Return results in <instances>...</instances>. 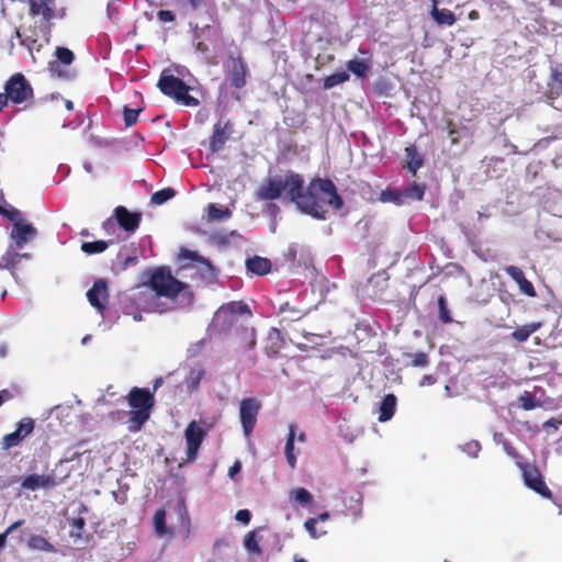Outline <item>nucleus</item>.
<instances>
[{
    "label": "nucleus",
    "mask_w": 562,
    "mask_h": 562,
    "mask_svg": "<svg viewBox=\"0 0 562 562\" xmlns=\"http://www.w3.org/2000/svg\"><path fill=\"white\" fill-rule=\"evenodd\" d=\"M148 276V280L138 286L134 299L143 311L162 314L192 305L194 293L191 286L175 278L169 267L149 270Z\"/></svg>",
    "instance_id": "1"
},
{
    "label": "nucleus",
    "mask_w": 562,
    "mask_h": 562,
    "mask_svg": "<svg viewBox=\"0 0 562 562\" xmlns=\"http://www.w3.org/2000/svg\"><path fill=\"white\" fill-rule=\"evenodd\" d=\"M315 183L304 187V179L300 173L289 170L284 177L268 178L258 190V198L263 201L277 200L286 191L291 202L305 214L318 215L314 200L311 199V190Z\"/></svg>",
    "instance_id": "2"
},
{
    "label": "nucleus",
    "mask_w": 562,
    "mask_h": 562,
    "mask_svg": "<svg viewBox=\"0 0 562 562\" xmlns=\"http://www.w3.org/2000/svg\"><path fill=\"white\" fill-rule=\"evenodd\" d=\"M125 398L132 408L128 428L132 431H138L150 418L151 411L155 407L154 392L146 387L134 386Z\"/></svg>",
    "instance_id": "3"
},
{
    "label": "nucleus",
    "mask_w": 562,
    "mask_h": 562,
    "mask_svg": "<svg viewBox=\"0 0 562 562\" xmlns=\"http://www.w3.org/2000/svg\"><path fill=\"white\" fill-rule=\"evenodd\" d=\"M315 183L313 190H311V199L314 200L317 207L318 215L310 214L312 217L317 220L326 218V211L324 204L329 205L334 210L338 211L344 206V200L337 192L335 183L330 179L315 178L310 181Z\"/></svg>",
    "instance_id": "4"
},
{
    "label": "nucleus",
    "mask_w": 562,
    "mask_h": 562,
    "mask_svg": "<svg viewBox=\"0 0 562 562\" xmlns=\"http://www.w3.org/2000/svg\"><path fill=\"white\" fill-rule=\"evenodd\" d=\"M157 87L165 95L172 98L177 103L186 106L199 105V100L189 94L190 87L179 77L165 69L157 82Z\"/></svg>",
    "instance_id": "5"
},
{
    "label": "nucleus",
    "mask_w": 562,
    "mask_h": 562,
    "mask_svg": "<svg viewBox=\"0 0 562 562\" xmlns=\"http://www.w3.org/2000/svg\"><path fill=\"white\" fill-rule=\"evenodd\" d=\"M3 92L11 104L23 105L26 109L34 100V89L22 72L11 75L3 86Z\"/></svg>",
    "instance_id": "6"
},
{
    "label": "nucleus",
    "mask_w": 562,
    "mask_h": 562,
    "mask_svg": "<svg viewBox=\"0 0 562 562\" xmlns=\"http://www.w3.org/2000/svg\"><path fill=\"white\" fill-rule=\"evenodd\" d=\"M218 38L220 31L212 25H205L195 31L193 45L195 50L201 53L204 59L213 64L215 55L212 48H215Z\"/></svg>",
    "instance_id": "7"
},
{
    "label": "nucleus",
    "mask_w": 562,
    "mask_h": 562,
    "mask_svg": "<svg viewBox=\"0 0 562 562\" xmlns=\"http://www.w3.org/2000/svg\"><path fill=\"white\" fill-rule=\"evenodd\" d=\"M261 406V402L256 397H246L239 403V419L244 435L247 439L251 437L256 427Z\"/></svg>",
    "instance_id": "8"
},
{
    "label": "nucleus",
    "mask_w": 562,
    "mask_h": 562,
    "mask_svg": "<svg viewBox=\"0 0 562 562\" xmlns=\"http://www.w3.org/2000/svg\"><path fill=\"white\" fill-rule=\"evenodd\" d=\"M179 259L192 260L194 262L193 268H195L196 273L203 282L212 283L216 280L217 273L211 261L198 255V252L181 248Z\"/></svg>",
    "instance_id": "9"
},
{
    "label": "nucleus",
    "mask_w": 562,
    "mask_h": 562,
    "mask_svg": "<svg viewBox=\"0 0 562 562\" xmlns=\"http://www.w3.org/2000/svg\"><path fill=\"white\" fill-rule=\"evenodd\" d=\"M525 484L544 498H552V493L547 486L543 475L536 465L524 463L520 465Z\"/></svg>",
    "instance_id": "10"
},
{
    "label": "nucleus",
    "mask_w": 562,
    "mask_h": 562,
    "mask_svg": "<svg viewBox=\"0 0 562 562\" xmlns=\"http://www.w3.org/2000/svg\"><path fill=\"white\" fill-rule=\"evenodd\" d=\"M205 436V430L195 420L189 423L184 430V438L187 443V462L195 461Z\"/></svg>",
    "instance_id": "11"
},
{
    "label": "nucleus",
    "mask_w": 562,
    "mask_h": 562,
    "mask_svg": "<svg viewBox=\"0 0 562 562\" xmlns=\"http://www.w3.org/2000/svg\"><path fill=\"white\" fill-rule=\"evenodd\" d=\"M35 422L30 417H25L18 423V427L13 432L7 434L1 441L3 450L18 447L24 438H26L34 430Z\"/></svg>",
    "instance_id": "12"
},
{
    "label": "nucleus",
    "mask_w": 562,
    "mask_h": 562,
    "mask_svg": "<svg viewBox=\"0 0 562 562\" xmlns=\"http://www.w3.org/2000/svg\"><path fill=\"white\" fill-rule=\"evenodd\" d=\"M87 299L92 307L97 310L98 313L103 315V313L108 308L109 303V292H108V283L104 279H99L94 281L91 289L87 292Z\"/></svg>",
    "instance_id": "13"
},
{
    "label": "nucleus",
    "mask_w": 562,
    "mask_h": 562,
    "mask_svg": "<svg viewBox=\"0 0 562 562\" xmlns=\"http://www.w3.org/2000/svg\"><path fill=\"white\" fill-rule=\"evenodd\" d=\"M113 215L119 226L127 233H134L142 222V213L131 212L125 206H116Z\"/></svg>",
    "instance_id": "14"
},
{
    "label": "nucleus",
    "mask_w": 562,
    "mask_h": 562,
    "mask_svg": "<svg viewBox=\"0 0 562 562\" xmlns=\"http://www.w3.org/2000/svg\"><path fill=\"white\" fill-rule=\"evenodd\" d=\"M228 77L231 80V86L240 89L246 86V75H247V65L244 61L243 57L238 55L237 57L229 56L228 57Z\"/></svg>",
    "instance_id": "15"
},
{
    "label": "nucleus",
    "mask_w": 562,
    "mask_h": 562,
    "mask_svg": "<svg viewBox=\"0 0 562 562\" xmlns=\"http://www.w3.org/2000/svg\"><path fill=\"white\" fill-rule=\"evenodd\" d=\"M56 57L58 60L49 63V72L52 77L69 79L71 77L69 71L61 69L60 64L66 66L70 65L75 59L74 53L69 48L57 47Z\"/></svg>",
    "instance_id": "16"
},
{
    "label": "nucleus",
    "mask_w": 562,
    "mask_h": 562,
    "mask_svg": "<svg viewBox=\"0 0 562 562\" xmlns=\"http://www.w3.org/2000/svg\"><path fill=\"white\" fill-rule=\"evenodd\" d=\"M30 5L29 14L33 18L41 15L43 21L50 23L56 18V0H26Z\"/></svg>",
    "instance_id": "17"
},
{
    "label": "nucleus",
    "mask_w": 562,
    "mask_h": 562,
    "mask_svg": "<svg viewBox=\"0 0 562 562\" xmlns=\"http://www.w3.org/2000/svg\"><path fill=\"white\" fill-rule=\"evenodd\" d=\"M233 133V124L226 121L224 124L216 123L213 127V134L210 138V149L212 153L221 151L225 143L229 139Z\"/></svg>",
    "instance_id": "18"
},
{
    "label": "nucleus",
    "mask_w": 562,
    "mask_h": 562,
    "mask_svg": "<svg viewBox=\"0 0 562 562\" xmlns=\"http://www.w3.org/2000/svg\"><path fill=\"white\" fill-rule=\"evenodd\" d=\"M36 234L37 231L32 224H26L16 221L13 223L10 236L14 240L16 247L22 248L26 243L34 239Z\"/></svg>",
    "instance_id": "19"
},
{
    "label": "nucleus",
    "mask_w": 562,
    "mask_h": 562,
    "mask_svg": "<svg viewBox=\"0 0 562 562\" xmlns=\"http://www.w3.org/2000/svg\"><path fill=\"white\" fill-rule=\"evenodd\" d=\"M504 271L518 284L521 293L530 297L537 295L533 284L525 277L521 268L517 266H506L504 267Z\"/></svg>",
    "instance_id": "20"
},
{
    "label": "nucleus",
    "mask_w": 562,
    "mask_h": 562,
    "mask_svg": "<svg viewBox=\"0 0 562 562\" xmlns=\"http://www.w3.org/2000/svg\"><path fill=\"white\" fill-rule=\"evenodd\" d=\"M57 485V481L53 475L30 474L25 476L21 486L25 490L36 491L38 488H50Z\"/></svg>",
    "instance_id": "21"
},
{
    "label": "nucleus",
    "mask_w": 562,
    "mask_h": 562,
    "mask_svg": "<svg viewBox=\"0 0 562 562\" xmlns=\"http://www.w3.org/2000/svg\"><path fill=\"white\" fill-rule=\"evenodd\" d=\"M430 16L438 25L451 26L456 23L457 18L454 13L448 9H439L437 7L439 0L431 1Z\"/></svg>",
    "instance_id": "22"
},
{
    "label": "nucleus",
    "mask_w": 562,
    "mask_h": 562,
    "mask_svg": "<svg viewBox=\"0 0 562 562\" xmlns=\"http://www.w3.org/2000/svg\"><path fill=\"white\" fill-rule=\"evenodd\" d=\"M396 403H397V398L394 394L390 393V394H386L381 404H380V409H379V422L381 423H385L387 420H390L394 414H395V409H396Z\"/></svg>",
    "instance_id": "23"
},
{
    "label": "nucleus",
    "mask_w": 562,
    "mask_h": 562,
    "mask_svg": "<svg viewBox=\"0 0 562 562\" xmlns=\"http://www.w3.org/2000/svg\"><path fill=\"white\" fill-rule=\"evenodd\" d=\"M246 268L249 272L257 276H265L271 270V262L268 258L254 256L246 260Z\"/></svg>",
    "instance_id": "24"
},
{
    "label": "nucleus",
    "mask_w": 562,
    "mask_h": 562,
    "mask_svg": "<svg viewBox=\"0 0 562 562\" xmlns=\"http://www.w3.org/2000/svg\"><path fill=\"white\" fill-rule=\"evenodd\" d=\"M288 432V438L284 447V453L286 461L291 469L296 467V456L294 454V442L296 438V426L294 424H290Z\"/></svg>",
    "instance_id": "25"
},
{
    "label": "nucleus",
    "mask_w": 562,
    "mask_h": 562,
    "mask_svg": "<svg viewBox=\"0 0 562 562\" xmlns=\"http://www.w3.org/2000/svg\"><path fill=\"white\" fill-rule=\"evenodd\" d=\"M267 345L265 347L266 353L269 357L277 356L283 347V340L280 331L277 328H271L268 334Z\"/></svg>",
    "instance_id": "26"
},
{
    "label": "nucleus",
    "mask_w": 562,
    "mask_h": 562,
    "mask_svg": "<svg viewBox=\"0 0 562 562\" xmlns=\"http://www.w3.org/2000/svg\"><path fill=\"white\" fill-rule=\"evenodd\" d=\"M405 157L407 160V169L413 175H416L417 170L423 167L424 159L415 145H411L405 148Z\"/></svg>",
    "instance_id": "27"
},
{
    "label": "nucleus",
    "mask_w": 562,
    "mask_h": 562,
    "mask_svg": "<svg viewBox=\"0 0 562 562\" xmlns=\"http://www.w3.org/2000/svg\"><path fill=\"white\" fill-rule=\"evenodd\" d=\"M541 327L540 322L529 323L521 327L516 328L510 337L515 339L518 342H525L528 340V338L539 330Z\"/></svg>",
    "instance_id": "28"
},
{
    "label": "nucleus",
    "mask_w": 562,
    "mask_h": 562,
    "mask_svg": "<svg viewBox=\"0 0 562 562\" xmlns=\"http://www.w3.org/2000/svg\"><path fill=\"white\" fill-rule=\"evenodd\" d=\"M27 547L31 550L42 552H55V546L41 535H32L27 540Z\"/></svg>",
    "instance_id": "29"
},
{
    "label": "nucleus",
    "mask_w": 562,
    "mask_h": 562,
    "mask_svg": "<svg viewBox=\"0 0 562 562\" xmlns=\"http://www.w3.org/2000/svg\"><path fill=\"white\" fill-rule=\"evenodd\" d=\"M279 315L281 322H296L304 316V312L295 306H291L289 302H285L279 307Z\"/></svg>",
    "instance_id": "30"
},
{
    "label": "nucleus",
    "mask_w": 562,
    "mask_h": 562,
    "mask_svg": "<svg viewBox=\"0 0 562 562\" xmlns=\"http://www.w3.org/2000/svg\"><path fill=\"white\" fill-rule=\"evenodd\" d=\"M69 525L71 527L69 531L70 538H72L75 542L83 540L86 519L82 516L72 517L69 519Z\"/></svg>",
    "instance_id": "31"
},
{
    "label": "nucleus",
    "mask_w": 562,
    "mask_h": 562,
    "mask_svg": "<svg viewBox=\"0 0 562 562\" xmlns=\"http://www.w3.org/2000/svg\"><path fill=\"white\" fill-rule=\"evenodd\" d=\"M290 501L300 504L303 507L313 503V495L304 487H297L290 492Z\"/></svg>",
    "instance_id": "32"
},
{
    "label": "nucleus",
    "mask_w": 562,
    "mask_h": 562,
    "mask_svg": "<svg viewBox=\"0 0 562 562\" xmlns=\"http://www.w3.org/2000/svg\"><path fill=\"white\" fill-rule=\"evenodd\" d=\"M109 248V241L105 240H94V241H83L80 246L82 252L87 255H95L105 251Z\"/></svg>",
    "instance_id": "33"
},
{
    "label": "nucleus",
    "mask_w": 562,
    "mask_h": 562,
    "mask_svg": "<svg viewBox=\"0 0 562 562\" xmlns=\"http://www.w3.org/2000/svg\"><path fill=\"white\" fill-rule=\"evenodd\" d=\"M518 406L524 411H531L540 406V402L537 400L535 394L529 391H525L517 398Z\"/></svg>",
    "instance_id": "34"
},
{
    "label": "nucleus",
    "mask_w": 562,
    "mask_h": 562,
    "mask_svg": "<svg viewBox=\"0 0 562 562\" xmlns=\"http://www.w3.org/2000/svg\"><path fill=\"white\" fill-rule=\"evenodd\" d=\"M380 201L383 203L401 205L404 203V194L398 190L387 188L381 192Z\"/></svg>",
    "instance_id": "35"
},
{
    "label": "nucleus",
    "mask_w": 562,
    "mask_h": 562,
    "mask_svg": "<svg viewBox=\"0 0 562 562\" xmlns=\"http://www.w3.org/2000/svg\"><path fill=\"white\" fill-rule=\"evenodd\" d=\"M350 78L347 71H338L324 79V89H331L338 85L348 81Z\"/></svg>",
    "instance_id": "36"
},
{
    "label": "nucleus",
    "mask_w": 562,
    "mask_h": 562,
    "mask_svg": "<svg viewBox=\"0 0 562 562\" xmlns=\"http://www.w3.org/2000/svg\"><path fill=\"white\" fill-rule=\"evenodd\" d=\"M20 261V254L7 250L5 254L0 258V269L13 270Z\"/></svg>",
    "instance_id": "37"
},
{
    "label": "nucleus",
    "mask_w": 562,
    "mask_h": 562,
    "mask_svg": "<svg viewBox=\"0 0 562 562\" xmlns=\"http://www.w3.org/2000/svg\"><path fill=\"white\" fill-rule=\"evenodd\" d=\"M347 68L357 77L363 78L369 70V65L361 59H351L347 63Z\"/></svg>",
    "instance_id": "38"
},
{
    "label": "nucleus",
    "mask_w": 562,
    "mask_h": 562,
    "mask_svg": "<svg viewBox=\"0 0 562 562\" xmlns=\"http://www.w3.org/2000/svg\"><path fill=\"white\" fill-rule=\"evenodd\" d=\"M244 547L249 553L261 554V548L257 541L256 531H249L244 538Z\"/></svg>",
    "instance_id": "39"
},
{
    "label": "nucleus",
    "mask_w": 562,
    "mask_h": 562,
    "mask_svg": "<svg viewBox=\"0 0 562 562\" xmlns=\"http://www.w3.org/2000/svg\"><path fill=\"white\" fill-rule=\"evenodd\" d=\"M403 194H404V199L411 198V199L420 201V200H423L424 194H425V186L413 182L405 189Z\"/></svg>",
    "instance_id": "40"
},
{
    "label": "nucleus",
    "mask_w": 562,
    "mask_h": 562,
    "mask_svg": "<svg viewBox=\"0 0 562 562\" xmlns=\"http://www.w3.org/2000/svg\"><path fill=\"white\" fill-rule=\"evenodd\" d=\"M550 80L555 93L562 95V65L551 68Z\"/></svg>",
    "instance_id": "41"
},
{
    "label": "nucleus",
    "mask_w": 562,
    "mask_h": 562,
    "mask_svg": "<svg viewBox=\"0 0 562 562\" xmlns=\"http://www.w3.org/2000/svg\"><path fill=\"white\" fill-rule=\"evenodd\" d=\"M154 526L158 535L164 536L167 533L166 512L164 508H159L156 510L154 515Z\"/></svg>",
    "instance_id": "42"
},
{
    "label": "nucleus",
    "mask_w": 562,
    "mask_h": 562,
    "mask_svg": "<svg viewBox=\"0 0 562 562\" xmlns=\"http://www.w3.org/2000/svg\"><path fill=\"white\" fill-rule=\"evenodd\" d=\"M446 128L448 132V137L450 138L451 145L459 144L461 138V131L465 130L464 126H458L452 120H449L446 124Z\"/></svg>",
    "instance_id": "43"
},
{
    "label": "nucleus",
    "mask_w": 562,
    "mask_h": 562,
    "mask_svg": "<svg viewBox=\"0 0 562 562\" xmlns=\"http://www.w3.org/2000/svg\"><path fill=\"white\" fill-rule=\"evenodd\" d=\"M175 194H176V191L172 188H166V189L155 192L151 195L150 200H151V203L161 205L165 202H167L168 200L172 199L175 196Z\"/></svg>",
    "instance_id": "44"
},
{
    "label": "nucleus",
    "mask_w": 562,
    "mask_h": 562,
    "mask_svg": "<svg viewBox=\"0 0 562 562\" xmlns=\"http://www.w3.org/2000/svg\"><path fill=\"white\" fill-rule=\"evenodd\" d=\"M0 214L9 221L14 222L19 221L21 217L20 211L8 204L3 199L2 203H0Z\"/></svg>",
    "instance_id": "45"
},
{
    "label": "nucleus",
    "mask_w": 562,
    "mask_h": 562,
    "mask_svg": "<svg viewBox=\"0 0 562 562\" xmlns=\"http://www.w3.org/2000/svg\"><path fill=\"white\" fill-rule=\"evenodd\" d=\"M207 214L211 220L221 221L228 218L231 216V211L226 207H217L215 204L211 203L207 206Z\"/></svg>",
    "instance_id": "46"
},
{
    "label": "nucleus",
    "mask_w": 562,
    "mask_h": 562,
    "mask_svg": "<svg viewBox=\"0 0 562 562\" xmlns=\"http://www.w3.org/2000/svg\"><path fill=\"white\" fill-rule=\"evenodd\" d=\"M143 111V109H130L124 106L123 110V119L124 123L127 127H131L137 123L138 115Z\"/></svg>",
    "instance_id": "47"
},
{
    "label": "nucleus",
    "mask_w": 562,
    "mask_h": 562,
    "mask_svg": "<svg viewBox=\"0 0 562 562\" xmlns=\"http://www.w3.org/2000/svg\"><path fill=\"white\" fill-rule=\"evenodd\" d=\"M438 307H439V319L443 323V324H449L452 322V317L450 315V312L447 307V300L445 297V295H440L438 297Z\"/></svg>",
    "instance_id": "48"
},
{
    "label": "nucleus",
    "mask_w": 562,
    "mask_h": 562,
    "mask_svg": "<svg viewBox=\"0 0 562 562\" xmlns=\"http://www.w3.org/2000/svg\"><path fill=\"white\" fill-rule=\"evenodd\" d=\"M406 357L411 358L413 367L425 368L429 364V357L425 352L406 353Z\"/></svg>",
    "instance_id": "49"
},
{
    "label": "nucleus",
    "mask_w": 562,
    "mask_h": 562,
    "mask_svg": "<svg viewBox=\"0 0 562 562\" xmlns=\"http://www.w3.org/2000/svg\"><path fill=\"white\" fill-rule=\"evenodd\" d=\"M316 525H317V519H312V518H308L304 522L305 529L307 530L310 536L314 539H317L327 533V531L325 529L317 530Z\"/></svg>",
    "instance_id": "50"
},
{
    "label": "nucleus",
    "mask_w": 562,
    "mask_h": 562,
    "mask_svg": "<svg viewBox=\"0 0 562 562\" xmlns=\"http://www.w3.org/2000/svg\"><path fill=\"white\" fill-rule=\"evenodd\" d=\"M351 504L348 506V509L355 516H359L362 512V494L360 492H356L352 496H350Z\"/></svg>",
    "instance_id": "51"
},
{
    "label": "nucleus",
    "mask_w": 562,
    "mask_h": 562,
    "mask_svg": "<svg viewBox=\"0 0 562 562\" xmlns=\"http://www.w3.org/2000/svg\"><path fill=\"white\" fill-rule=\"evenodd\" d=\"M482 447L477 440H470L461 446V450L472 458H477Z\"/></svg>",
    "instance_id": "52"
},
{
    "label": "nucleus",
    "mask_w": 562,
    "mask_h": 562,
    "mask_svg": "<svg viewBox=\"0 0 562 562\" xmlns=\"http://www.w3.org/2000/svg\"><path fill=\"white\" fill-rule=\"evenodd\" d=\"M24 522V519H19L11 524L2 533H0V549H2L5 546L8 536L15 531L18 528L22 527Z\"/></svg>",
    "instance_id": "53"
},
{
    "label": "nucleus",
    "mask_w": 562,
    "mask_h": 562,
    "mask_svg": "<svg viewBox=\"0 0 562 562\" xmlns=\"http://www.w3.org/2000/svg\"><path fill=\"white\" fill-rule=\"evenodd\" d=\"M227 310L232 313V314H247V315H251V312L249 310V306L245 303H241V302H232V303H228L227 304Z\"/></svg>",
    "instance_id": "54"
},
{
    "label": "nucleus",
    "mask_w": 562,
    "mask_h": 562,
    "mask_svg": "<svg viewBox=\"0 0 562 562\" xmlns=\"http://www.w3.org/2000/svg\"><path fill=\"white\" fill-rule=\"evenodd\" d=\"M203 370H198V371H191L190 372V381L188 383V387L191 389V390H195L198 389L199 384H200V381L203 376Z\"/></svg>",
    "instance_id": "55"
},
{
    "label": "nucleus",
    "mask_w": 562,
    "mask_h": 562,
    "mask_svg": "<svg viewBox=\"0 0 562 562\" xmlns=\"http://www.w3.org/2000/svg\"><path fill=\"white\" fill-rule=\"evenodd\" d=\"M235 518L237 521L248 525L251 519V513L248 509H239L236 513Z\"/></svg>",
    "instance_id": "56"
},
{
    "label": "nucleus",
    "mask_w": 562,
    "mask_h": 562,
    "mask_svg": "<svg viewBox=\"0 0 562 562\" xmlns=\"http://www.w3.org/2000/svg\"><path fill=\"white\" fill-rule=\"evenodd\" d=\"M157 16L161 22H173L176 20L175 13L170 10H159Z\"/></svg>",
    "instance_id": "57"
},
{
    "label": "nucleus",
    "mask_w": 562,
    "mask_h": 562,
    "mask_svg": "<svg viewBox=\"0 0 562 562\" xmlns=\"http://www.w3.org/2000/svg\"><path fill=\"white\" fill-rule=\"evenodd\" d=\"M297 255V246L296 245H290L286 252L285 258L290 260L291 262H294Z\"/></svg>",
    "instance_id": "58"
},
{
    "label": "nucleus",
    "mask_w": 562,
    "mask_h": 562,
    "mask_svg": "<svg viewBox=\"0 0 562 562\" xmlns=\"http://www.w3.org/2000/svg\"><path fill=\"white\" fill-rule=\"evenodd\" d=\"M138 262L137 256H128L123 261V269H127L132 266H135Z\"/></svg>",
    "instance_id": "59"
},
{
    "label": "nucleus",
    "mask_w": 562,
    "mask_h": 562,
    "mask_svg": "<svg viewBox=\"0 0 562 562\" xmlns=\"http://www.w3.org/2000/svg\"><path fill=\"white\" fill-rule=\"evenodd\" d=\"M435 383H436V378L431 374H426L420 380L419 385L425 386V385H432Z\"/></svg>",
    "instance_id": "60"
},
{
    "label": "nucleus",
    "mask_w": 562,
    "mask_h": 562,
    "mask_svg": "<svg viewBox=\"0 0 562 562\" xmlns=\"http://www.w3.org/2000/svg\"><path fill=\"white\" fill-rule=\"evenodd\" d=\"M114 226H115V223L113 221L112 217H109L106 218L103 223H102V228L106 232V233H110L111 231L114 229Z\"/></svg>",
    "instance_id": "61"
},
{
    "label": "nucleus",
    "mask_w": 562,
    "mask_h": 562,
    "mask_svg": "<svg viewBox=\"0 0 562 562\" xmlns=\"http://www.w3.org/2000/svg\"><path fill=\"white\" fill-rule=\"evenodd\" d=\"M11 102L8 99V95H5L4 92H0V113L4 108H7Z\"/></svg>",
    "instance_id": "62"
},
{
    "label": "nucleus",
    "mask_w": 562,
    "mask_h": 562,
    "mask_svg": "<svg viewBox=\"0 0 562 562\" xmlns=\"http://www.w3.org/2000/svg\"><path fill=\"white\" fill-rule=\"evenodd\" d=\"M12 398V394L8 390L0 391V406L8 400Z\"/></svg>",
    "instance_id": "63"
},
{
    "label": "nucleus",
    "mask_w": 562,
    "mask_h": 562,
    "mask_svg": "<svg viewBox=\"0 0 562 562\" xmlns=\"http://www.w3.org/2000/svg\"><path fill=\"white\" fill-rule=\"evenodd\" d=\"M504 449L505 451L509 454V456H513V457H516L517 456V452L515 450V448L508 442V441H505L504 442Z\"/></svg>",
    "instance_id": "64"
}]
</instances>
